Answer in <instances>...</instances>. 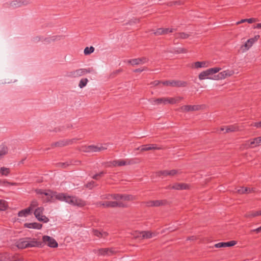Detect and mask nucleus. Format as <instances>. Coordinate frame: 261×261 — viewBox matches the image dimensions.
<instances>
[{
  "label": "nucleus",
  "instance_id": "f257e3e1",
  "mask_svg": "<svg viewBox=\"0 0 261 261\" xmlns=\"http://www.w3.org/2000/svg\"><path fill=\"white\" fill-rule=\"evenodd\" d=\"M47 191V192H46V190L39 189L35 190V192L37 194L42 196L41 198L42 199L43 202H50L53 197H55V195H56L55 193L54 194H53V192L50 190H48Z\"/></svg>",
  "mask_w": 261,
  "mask_h": 261
},
{
  "label": "nucleus",
  "instance_id": "f03ea898",
  "mask_svg": "<svg viewBox=\"0 0 261 261\" xmlns=\"http://www.w3.org/2000/svg\"><path fill=\"white\" fill-rule=\"evenodd\" d=\"M221 70L220 67H214L209 68L205 71H203L199 73L198 75V78L200 80H203L205 79H212L214 80V77H208L210 75H212L213 74L219 72Z\"/></svg>",
  "mask_w": 261,
  "mask_h": 261
},
{
  "label": "nucleus",
  "instance_id": "7ed1b4c3",
  "mask_svg": "<svg viewBox=\"0 0 261 261\" xmlns=\"http://www.w3.org/2000/svg\"><path fill=\"white\" fill-rule=\"evenodd\" d=\"M77 140L78 139L76 138H73L71 139H64L51 143L50 146L51 148H54L56 147H62L64 146H67L68 145H71Z\"/></svg>",
  "mask_w": 261,
  "mask_h": 261
},
{
  "label": "nucleus",
  "instance_id": "20e7f679",
  "mask_svg": "<svg viewBox=\"0 0 261 261\" xmlns=\"http://www.w3.org/2000/svg\"><path fill=\"white\" fill-rule=\"evenodd\" d=\"M181 99H182V97H178L177 98H159L154 100V102L158 105L163 103L164 104H166L167 103L170 104H174L177 102H179Z\"/></svg>",
  "mask_w": 261,
  "mask_h": 261
},
{
  "label": "nucleus",
  "instance_id": "39448f33",
  "mask_svg": "<svg viewBox=\"0 0 261 261\" xmlns=\"http://www.w3.org/2000/svg\"><path fill=\"white\" fill-rule=\"evenodd\" d=\"M162 84L166 86H171L173 87H185L188 83L186 81L180 80H169L162 82Z\"/></svg>",
  "mask_w": 261,
  "mask_h": 261
},
{
  "label": "nucleus",
  "instance_id": "423d86ee",
  "mask_svg": "<svg viewBox=\"0 0 261 261\" xmlns=\"http://www.w3.org/2000/svg\"><path fill=\"white\" fill-rule=\"evenodd\" d=\"M55 193L56 194V195H55V197L56 199L60 201H65L70 204H71L72 203H73L72 199L73 196H69L67 194L63 193H57V192H55Z\"/></svg>",
  "mask_w": 261,
  "mask_h": 261
},
{
  "label": "nucleus",
  "instance_id": "0eeeda50",
  "mask_svg": "<svg viewBox=\"0 0 261 261\" xmlns=\"http://www.w3.org/2000/svg\"><path fill=\"white\" fill-rule=\"evenodd\" d=\"M43 244L46 243L51 248H57L58 246L57 242L52 237L48 236H44L42 237Z\"/></svg>",
  "mask_w": 261,
  "mask_h": 261
},
{
  "label": "nucleus",
  "instance_id": "6e6552de",
  "mask_svg": "<svg viewBox=\"0 0 261 261\" xmlns=\"http://www.w3.org/2000/svg\"><path fill=\"white\" fill-rule=\"evenodd\" d=\"M234 73V71L232 70H226L219 73L217 75H214V80H219L224 79L227 77L232 75Z\"/></svg>",
  "mask_w": 261,
  "mask_h": 261
},
{
  "label": "nucleus",
  "instance_id": "1a4fd4ad",
  "mask_svg": "<svg viewBox=\"0 0 261 261\" xmlns=\"http://www.w3.org/2000/svg\"><path fill=\"white\" fill-rule=\"evenodd\" d=\"M149 61V59L146 57H143L141 58L133 59L128 60L127 62L130 64L132 65H138L139 64H143L147 63Z\"/></svg>",
  "mask_w": 261,
  "mask_h": 261
},
{
  "label": "nucleus",
  "instance_id": "9d476101",
  "mask_svg": "<svg viewBox=\"0 0 261 261\" xmlns=\"http://www.w3.org/2000/svg\"><path fill=\"white\" fill-rule=\"evenodd\" d=\"M20 258L10 255L8 253H0V261H21Z\"/></svg>",
  "mask_w": 261,
  "mask_h": 261
},
{
  "label": "nucleus",
  "instance_id": "9b49d317",
  "mask_svg": "<svg viewBox=\"0 0 261 261\" xmlns=\"http://www.w3.org/2000/svg\"><path fill=\"white\" fill-rule=\"evenodd\" d=\"M28 239V246L30 247H42L43 246V242L38 241L36 238H27Z\"/></svg>",
  "mask_w": 261,
  "mask_h": 261
},
{
  "label": "nucleus",
  "instance_id": "f8f14e48",
  "mask_svg": "<svg viewBox=\"0 0 261 261\" xmlns=\"http://www.w3.org/2000/svg\"><path fill=\"white\" fill-rule=\"evenodd\" d=\"M201 105H185L181 107L179 109L182 112L198 111L201 109Z\"/></svg>",
  "mask_w": 261,
  "mask_h": 261
},
{
  "label": "nucleus",
  "instance_id": "ddd939ff",
  "mask_svg": "<svg viewBox=\"0 0 261 261\" xmlns=\"http://www.w3.org/2000/svg\"><path fill=\"white\" fill-rule=\"evenodd\" d=\"M190 186L186 183H175L173 185H169L168 189L174 190H188L189 189Z\"/></svg>",
  "mask_w": 261,
  "mask_h": 261
},
{
  "label": "nucleus",
  "instance_id": "4468645a",
  "mask_svg": "<svg viewBox=\"0 0 261 261\" xmlns=\"http://www.w3.org/2000/svg\"><path fill=\"white\" fill-rule=\"evenodd\" d=\"M174 29L169 28H161L154 31L153 34L155 36L167 34L169 33H172Z\"/></svg>",
  "mask_w": 261,
  "mask_h": 261
},
{
  "label": "nucleus",
  "instance_id": "2eb2a0df",
  "mask_svg": "<svg viewBox=\"0 0 261 261\" xmlns=\"http://www.w3.org/2000/svg\"><path fill=\"white\" fill-rule=\"evenodd\" d=\"M256 192V189L254 188H247V187H240V189H238L236 192L240 194H249L251 193H255Z\"/></svg>",
  "mask_w": 261,
  "mask_h": 261
},
{
  "label": "nucleus",
  "instance_id": "dca6fc26",
  "mask_svg": "<svg viewBox=\"0 0 261 261\" xmlns=\"http://www.w3.org/2000/svg\"><path fill=\"white\" fill-rule=\"evenodd\" d=\"M237 241H231L227 242H220L217 244H216L214 246L216 248H223L226 247H231L237 244Z\"/></svg>",
  "mask_w": 261,
  "mask_h": 261
},
{
  "label": "nucleus",
  "instance_id": "f3484780",
  "mask_svg": "<svg viewBox=\"0 0 261 261\" xmlns=\"http://www.w3.org/2000/svg\"><path fill=\"white\" fill-rule=\"evenodd\" d=\"M72 199L73 203H72L71 205L77 206L79 207H84L86 205V202L85 200L75 196H73Z\"/></svg>",
  "mask_w": 261,
  "mask_h": 261
},
{
  "label": "nucleus",
  "instance_id": "a211bd4d",
  "mask_svg": "<svg viewBox=\"0 0 261 261\" xmlns=\"http://www.w3.org/2000/svg\"><path fill=\"white\" fill-rule=\"evenodd\" d=\"M107 147H103L102 145L99 147L94 145L88 146L89 153L100 152L102 150L107 149Z\"/></svg>",
  "mask_w": 261,
  "mask_h": 261
},
{
  "label": "nucleus",
  "instance_id": "6ab92c4d",
  "mask_svg": "<svg viewBox=\"0 0 261 261\" xmlns=\"http://www.w3.org/2000/svg\"><path fill=\"white\" fill-rule=\"evenodd\" d=\"M28 239H27V238H22L19 239L18 241L16 242V246L19 249H25L27 248H28Z\"/></svg>",
  "mask_w": 261,
  "mask_h": 261
},
{
  "label": "nucleus",
  "instance_id": "aec40b11",
  "mask_svg": "<svg viewBox=\"0 0 261 261\" xmlns=\"http://www.w3.org/2000/svg\"><path fill=\"white\" fill-rule=\"evenodd\" d=\"M132 160H129L128 162L124 160H114L111 162L113 166H122L126 165H130L132 164Z\"/></svg>",
  "mask_w": 261,
  "mask_h": 261
},
{
  "label": "nucleus",
  "instance_id": "412c9836",
  "mask_svg": "<svg viewBox=\"0 0 261 261\" xmlns=\"http://www.w3.org/2000/svg\"><path fill=\"white\" fill-rule=\"evenodd\" d=\"M24 227L28 228L40 229L42 227V224L37 222L25 223L24 224Z\"/></svg>",
  "mask_w": 261,
  "mask_h": 261
},
{
  "label": "nucleus",
  "instance_id": "4be33fe9",
  "mask_svg": "<svg viewBox=\"0 0 261 261\" xmlns=\"http://www.w3.org/2000/svg\"><path fill=\"white\" fill-rule=\"evenodd\" d=\"M92 71L91 68L88 69H79L74 72V76H80L90 73Z\"/></svg>",
  "mask_w": 261,
  "mask_h": 261
},
{
  "label": "nucleus",
  "instance_id": "5701e85b",
  "mask_svg": "<svg viewBox=\"0 0 261 261\" xmlns=\"http://www.w3.org/2000/svg\"><path fill=\"white\" fill-rule=\"evenodd\" d=\"M261 215V211H250L245 215V217L247 218L255 217Z\"/></svg>",
  "mask_w": 261,
  "mask_h": 261
},
{
  "label": "nucleus",
  "instance_id": "b1692460",
  "mask_svg": "<svg viewBox=\"0 0 261 261\" xmlns=\"http://www.w3.org/2000/svg\"><path fill=\"white\" fill-rule=\"evenodd\" d=\"M97 204L106 207H115V201H107L105 202H100Z\"/></svg>",
  "mask_w": 261,
  "mask_h": 261
},
{
  "label": "nucleus",
  "instance_id": "393cba45",
  "mask_svg": "<svg viewBox=\"0 0 261 261\" xmlns=\"http://www.w3.org/2000/svg\"><path fill=\"white\" fill-rule=\"evenodd\" d=\"M92 232L93 234L99 238H101L102 237H106L108 236V233L107 232H101L97 229H93Z\"/></svg>",
  "mask_w": 261,
  "mask_h": 261
},
{
  "label": "nucleus",
  "instance_id": "a878e982",
  "mask_svg": "<svg viewBox=\"0 0 261 261\" xmlns=\"http://www.w3.org/2000/svg\"><path fill=\"white\" fill-rule=\"evenodd\" d=\"M168 204V201L166 199L154 200V206L166 205Z\"/></svg>",
  "mask_w": 261,
  "mask_h": 261
},
{
  "label": "nucleus",
  "instance_id": "bb28decb",
  "mask_svg": "<svg viewBox=\"0 0 261 261\" xmlns=\"http://www.w3.org/2000/svg\"><path fill=\"white\" fill-rule=\"evenodd\" d=\"M43 211H44V208L42 206L37 208L35 210L34 213L35 217L37 219H38V218H39L40 217H41L43 214Z\"/></svg>",
  "mask_w": 261,
  "mask_h": 261
},
{
  "label": "nucleus",
  "instance_id": "cd10ccee",
  "mask_svg": "<svg viewBox=\"0 0 261 261\" xmlns=\"http://www.w3.org/2000/svg\"><path fill=\"white\" fill-rule=\"evenodd\" d=\"M251 140V145H254V147L261 145V137L253 138Z\"/></svg>",
  "mask_w": 261,
  "mask_h": 261
},
{
  "label": "nucleus",
  "instance_id": "c85d7f7f",
  "mask_svg": "<svg viewBox=\"0 0 261 261\" xmlns=\"http://www.w3.org/2000/svg\"><path fill=\"white\" fill-rule=\"evenodd\" d=\"M31 211L30 208H27L22 210L18 212V216L19 217H26L28 215L31 213Z\"/></svg>",
  "mask_w": 261,
  "mask_h": 261
},
{
  "label": "nucleus",
  "instance_id": "c756f323",
  "mask_svg": "<svg viewBox=\"0 0 261 261\" xmlns=\"http://www.w3.org/2000/svg\"><path fill=\"white\" fill-rule=\"evenodd\" d=\"M28 3L26 1H12L11 3V5L12 6L14 7H20L21 6L23 5H27Z\"/></svg>",
  "mask_w": 261,
  "mask_h": 261
},
{
  "label": "nucleus",
  "instance_id": "7c9ffc66",
  "mask_svg": "<svg viewBox=\"0 0 261 261\" xmlns=\"http://www.w3.org/2000/svg\"><path fill=\"white\" fill-rule=\"evenodd\" d=\"M151 145L150 144H147V145H142L136 149V150H140L141 152H144L146 151H149L151 150Z\"/></svg>",
  "mask_w": 261,
  "mask_h": 261
},
{
  "label": "nucleus",
  "instance_id": "2f4dec72",
  "mask_svg": "<svg viewBox=\"0 0 261 261\" xmlns=\"http://www.w3.org/2000/svg\"><path fill=\"white\" fill-rule=\"evenodd\" d=\"M239 130V127L237 125H229L226 128L225 133L234 132Z\"/></svg>",
  "mask_w": 261,
  "mask_h": 261
},
{
  "label": "nucleus",
  "instance_id": "473e14b6",
  "mask_svg": "<svg viewBox=\"0 0 261 261\" xmlns=\"http://www.w3.org/2000/svg\"><path fill=\"white\" fill-rule=\"evenodd\" d=\"M10 173V169L9 168L3 167L0 169V173L2 175L8 176Z\"/></svg>",
  "mask_w": 261,
  "mask_h": 261
},
{
  "label": "nucleus",
  "instance_id": "72a5a7b5",
  "mask_svg": "<svg viewBox=\"0 0 261 261\" xmlns=\"http://www.w3.org/2000/svg\"><path fill=\"white\" fill-rule=\"evenodd\" d=\"M120 198L125 201H132L134 199L133 195L128 194H121Z\"/></svg>",
  "mask_w": 261,
  "mask_h": 261
},
{
  "label": "nucleus",
  "instance_id": "f704fd0d",
  "mask_svg": "<svg viewBox=\"0 0 261 261\" xmlns=\"http://www.w3.org/2000/svg\"><path fill=\"white\" fill-rule=\"evenodd\" d=\"M189 36L190 35L184 32L178 33L175 34V37L176 38L187 39L189 38Z\"/></svg>",
  "mask_w": 261,
  "mask_h": 261
},
{
  "label": "nucleus",
  "instance_id": "c9c22d12",
  "mask_svg": "<svg viewBox=\"0 0 261 261\" xmlns=\"http://www.w3.org/2000/svg\"><path fill=\"white\" fill-rule=\"evenodd\" d=\"M206 62L205 61L199 62L197 61L194 63V67L195 68H199L201 67H206Z\"/></svg>",
  "mask_w": 261,
  "mask_h": 261
},
{
  "label": "nucleus",
  "instance_id": "e433bc0d",
  "mask_svg": "<svg viewBox=\"0 0 261 261\" xmlns=\"http://www.w3.org/2000/svg\"><path fill=\"white\" fill-rule=\"evenodd\" d=\"M106 174V172L102 171L98 173H96V174H94L92 177V178L95 180H99L100 177H102Z\"/></svg>",
  "mask_w": 261,
  "mask_h": 261
},
{
  "label": "nucleus",
  "instance_id": "4c0bfd02",
  "mask_svg": "<svg viewBox=\"0 0 261 261\" xmlns=\"http://www.w3.org/2000/svg\"><path fill=\"white\" fill-rule=\"evenodd\" d=\"M97 185L96 184V183L94 181H93V180H91V181L88 182L87 184H86L85 185V187L86 188H88L90 190H91L94 187L97 186Z\"/></svg>",
  "mask_w": 261,
  "mask_h": 261
},
{
  "label": "nucleus",
  "instance_id": "58836bf2",
  "mask_svg": "<svg viewBox=\"0 0 261 261\" xmlns=\"http://www.w3.org/2000/svg\"><path fill=\"white\" fill-rule=\"evenodd\" d=\"M7 207V202L4 200H0V211H5Z\"/></svg>",
  "mask_w": 261,
  "mask_h": 261
},
{
  "label": "nucleus",
  "instance_id": "ea45409f",
  "mask_svg": "<svg viewBox=\"0 0 261 261\" xmlns=\"http://www.w3.org/2000/svg\"><path fill=\"white\" fill-rule=\"evenodd\" d=\"M128 205L122 201H115V207H127Z\"/></svg>",
  "mask_w": 261,
  "mask_h": 261
},
{
  "label": "nucleus",
  "instance_id": "a19ab883",
  "mask_svg": "<svg viewBox=\"0 0 261 261\" xmlns=\"http://www.w3.org/2000/svg\"><path fill=\"white\" fill-rule=\"evenodd\" d=\"M142 237L143 238L149 239L152 237L153 233L150 231H145L142 232Z\"/></svg>",
  "mask_w": 261,
  "mask_h": 261
},
{
  "label": "nucleus",
  "instance_id": "79ce46f5",
  "mask_svg": "<svg viewBox=\"0 0 261 261\" xmlns=\"http://www.w3.org/2000/svg\"><path fill=\"white\" fill-rule=\"evenodd\" d=\"M94 51V48L93 46H90V47H86L84 49V53L85 55H90V54L92 53Z\"/></svg>",
  "mask_w": 261,
  "mask_h": 261
},
{
  "label": "nucleus",
  "instance_id": "37998d69",
  "mask_svg": "<svg viewBox=\"0 0 261 261\" xmlns=\"http://www.w3.org/2000/svg\"><path fill=\"white\" fill-rule=\"evenodd\" d=\"M156 175L159 177L162 176H167L168 175V170H161L156 172Z\"/></svg>",
  "mask_w": 261,
  "mask_h": 261
},
{
  "label": "nucleus",
  "instance_id": "c03bdc74",
  "mask_svg": "<svg viewBox=\"0 0 261 261\" xmlns=\"http://www.w3.org/2000/svg\"><path fill=\"white\" fill-rule=\"evenodd\" d=\"M255 21H256V19L254 18H249V19H242L240 21L238 22L237 24H240V23H243L245 22H248L249 23H252L253 22H255Z\"/></svg>",
  "mask_w": 261,
  "mask_h": 261
},
{
  "label": "nucleus",
  "instance_id": "a18cd8bd",
  "mask_svg": "<svg viewBox=\"0 0 261 261\" xmlns=\"http://www.w3.org/2000/svg\"><path fill=\"white\" fill-rule=\"evenodd\" d=\"M98 253L99 255H108V248H100L98 249Z\"/></svg>",
  "mask_w": 261,
  "mask_h": 261
},
{
  "label": "nucleus",
  "instance_id": "49530a36",
  "mask_svg": "<svg viewBox=\"0 0 261 261\" xmlns=\"http://www.w3.org/2000/svg\"><path fill=\"white\" fill-rule=\"evenodd\" d=\"M88 82V79L87 78L82 79L80 81V83H79V86L81 88H83V87L86 86V85H87Z\"/></svg>",
  "mask_w": 261,
  "mask_h": 261
},
{
  "label": "nucleus",
  "instance_id": "de8ad7c7",
  "mask_svg": "<svg viewBox=\"0 0 261 261\" xmlns=\"http://www.w3.org/2000/svg\"><path fill=\"white\" fill-rule=\"evenodd\" d=\"M72 165V160L69 162H67L65 163H59L58 164V166L61 167L63 168H65L69 165Z\"/></svg>",
  "mask_w": 261,
  "mask_h": 261
},
{
  "label": "nucleus",
  "instance_id": "09e8293b",
  "mask_svg": "<svg viewBox=\"0 0 261 261\" xmlns=\"http://www.w3.org/2000/svg\"><path fill=\"white\" fill-rule=\"evenodd\" d=\"M253 44L254 43H253L252 41L250 38L247 41V42L245 43L244 46L245 47V49L248 50L252 46Z\"/></svg>",
  "mask_w": 261,
  "mask_h": 261
},
{
  "label": "nucleus",
  "instance_id": "8fccbe9b",
  "mask_svg": "<svg viewBox=\"0 0 261 261\" xmlns=\"http://www.w3.org/2000/svg\"><path fill=\"white\" fill-rule=\"evenodd\" d=\"M243 148L248 149L254 147V145H251V140L247 141L245 144L242 145Z\"/></svg>",
  "mask_w": 261,
  "mask_h": 261
},
{
  "label": "nucleus",
  "instance_id": "3c124183",
  "mask_svg": "<svg viewBox=\"0 0 261 261\" xmlns=\"http://www.w3.org/2000/svg\"><path fill=\"white\" fill-rule=\"evenodd\" d=\"M38 205V203L37 201L36 200H34L31 202L30 205L28 207L30 208L31 211H32V210L34 208L37 207Z\"/></svg>",
  "mask_w": 261,
  "mask_h": 261
},
{
  "label": "nucleus",
  "instance_id": "603ef678",
  "mask_svg": "<svg viewBox=\"0 0 261 261\" xmlns=\"http://www.w3.org/2000/svg\"><path fill=\"white\" fill-rule=\"evenodd\" d=\"M188 49L185 48H178L174 52L177 54H185L188 53Z\"/></svg>",
  "mask_w": 261,
  "mask_h": 261
},
{
  "label": "nucleus",
  "instance_id": "864d4df0",
  "mask_svg": "<svg viewBox=\"0 0 261 261\" xmlns=\"http://www.w3.org/2000/svg\"><path fill=\"white\" fill-rule=\"evenodd\" d=\"M37 220L44 223H47L49 221V219L44 215H42L39 218H38Z\"/></svg>",
  "mask_w": 261,
  "mask_h": 261
},
{
  "label": "nucleus",
  "instance_id": "5fc2aeb1",
  "mask_svg": "<svg viewBox=\"0 0 261 261\" xmlns=\"http://www.w3.org/2000/svg\"><path fill=\"white\" fill-rule=\"evenodd\" d=\"M108 255H112L117 252V251L113 248H108Z\"/></svg>",
  "mask_w": 261,
  "mask_h": 261
},
{
  "label": "nucleus",
  "instance_id": "6e6d98bb",
  "mask_svg": "<svg viewBox=\"0 0 261 261\" xmlns=\"http://www.w3.org/2000/svg\"><path fill=\"white\" fill-rule=\"evenodd\" d=\"M121 195V194H114L110 195L109 196H110L114 199L121 200V198H120Z\"/></svg>",
  "mask_w": 261,
  "mask_h": 261
},
{
  "label": "nucleus",
  "instance_id": "4d7b16f0",
  "mask_svg": "<svg viewBox=\"0 0 261 261\" xmlns=\"http://www.w3.org/2000/svg\"><path fill=\"white\" fill-rule=\"evenodd\" d=\"M80 150L81 151H82V152H86V153H89V151H88V146H87V145L82 146L80 147Z\"/></svg>",
  "mask_w": 261,
  "mask_h": 261
},
{
  "label": "nucleus",
  "instance_id": "13d9d810",
  "mask_svg": "<svg viewBox=\"0 0 261 261\" xmlns=\"http://www.w3.org/2000/svg\"><path fill=\"white\" fill-rule=\"evenodd\" d=\"M122 71V69H119L116 70L114 71L113 72H112L110 76L112 77H114L117 74H119V73L121 72Z\"/></svg>",
  "mask_w": 261,
  "mask_h": 261
},
{
  "label": "nucleus",
  "instance_id": "bf43d9fd",
  "mask_svg": "<svg viewBox=\"0 0 261 261\" xmlns=\"http://www.w3.org/2000/svg\"><path fill=\"white\" fill-rule=\"evenodd\" d=\"M151 150H162L164 148L162 146L157 147L155 144H150Z\"/></svg>",
  "mask_w": 261,
  "mask_h": 261
},
{
  "label": "nucleus",
  "instance_id": "052dcab7",
  "mask_svg": "<svg viewBox=\"0 0 261 261\" xmlns=\"http://www.w3.org/2000/svg\"><path fill=\"white\" fill-rule=\"evenodd\" d=\"M177 172H178L177 170H174V169L170 170V171L168 170V175L169 176H174L175 174H176L177 173Z\"/></svg>",
  "mask_w": 261,
  "mask_h": 261
},
{
  "label": "nucleus",
  "instance_id": "680f3d73",
  "mask_svg": "<svg viewBox=\"0 0 261 261\" xmlns=\"http://www.w3.org/2000/svg\"><path fill=\"white\" fill-rule=\"evenodd\" d=\"M163 82V81L156 80V81L151 82L150 85H153L154 86H156L159 85L160 84H162Z\"/></svg>",
  "mask_w": 261,
  "mask_h": 261
},
{
  "label": "nucleus",
  "instance_id": "e2e57ef3",
  "mask_svg": "<svg viewBox=\"0 0 261 261\" xmlns=\"http://www.w3.org/2000/svg\"><path fill=\"white\" fill-rule=\"evenodd\" d=\"M251 126H255L257 128H261V121L258 122H254L251 124Z\"/></svg>",
  "mask_w": 261,
  "mask_h": 261
},
{
  "label": "nucleus",
  "instance_id": "0e129e2a",
  "mask_svg": "<svg viewBox=\"0 0 261 261\" xmlns=\"http://www.w3.org/2000/svg\"><path fill=\"white\" fill-rule=\"evenodd\" d=\"M147 67H143L142 68H138L134 70V72H141L144 70H146L147 69Z\"/></svg>",
  "mask_w": 261,
  "mask_h": 261
},
{
  "label": "nucleus",
  "instance_id": "69168bd1",
  "mask_svg": "<svg viewBox=\"0 0 261 261\" xmlns=\"http://www.w3.org/2000/svg\"><path fill=\"white\" fill-rule=\"evenodd\" d=\"M260 36L259 35H255L253 38H250L253 43H254L259 38Z\"/></svg>",
  "mask_w": 261,
  "mask_h": 261
},
{
  "label": "nucleus",
  "instance_id": "338daca9",
  "mask_svg": "<svg viewBox=\"0 0 261 261\" xmlns=\"http://www.w3.org/2000/svg\"><path fill=\"white\" fill-rule=\"evenodd\" d=\"M260 36L259 35H255L253 38H250L253 43H254L259 38Z\"/></svg>",
  "mask_w": 261,
  "mask_h": 261
},
{
  "label": "nucleus",
  "instance_id": "774afa93",
  "mask_svg": "<svg viewBox=\"0 0 261 261\" xmlns=\"http://www.w3.org/2000/svg\"><path fill=\"white\" fill-rule=\"evenodd\" d=\"M148 206H154V200H150L146 202Z\"/></svg>",
  "mask_w": 261,
  "mask_h": 261
}]
</instances>
